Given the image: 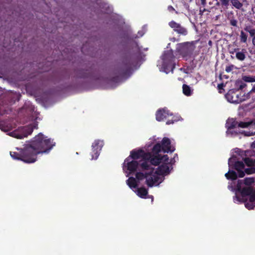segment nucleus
Returning a JSON list of instances; mask_svg holds the SVG:
<instances>
[{
  "label": "nucleus",
  "instance_id": "37",
  "mask_svg": "<svg viewBox=\"0 0 255 255\" xmlns=\"http://www.w3.org/2000/svg\"><path fill=\"white\" fill-rule=\"evenodd\" d=\"M160 158L161 159V162H164V163H167L168 162L169 158L167 155H164L161 156L160 155Z\"/></svg>",
  "mask_w": 255,
  "mask_h": 255
},
{
  "label": "nucleus",
  "instance_id": "20",
  "mask_svg": "<svg viewBox=\"0 0 255 255\" xmlns=\"http://www.w3.org/2000/svg\"><path fill=\"white\" fill-rule=\"evenodd\" d=\"M155 174V172H153L146 178L145 183L148 187H152L154 184L158 181L159 177L157 174Z\"/></svg>",
  "mask_w": 255,
  "mask_h": 255
},
{
  "label": "nucleus",
  "instance_id": "16",
  "mask_svg": "<svg viewBox=\"0 0 255 255\" xmlns=\"http://www.w3.org/2000/svg\"><path fill=\"white\" fill-rule=\"evenodd\" d=\"M238 122L234 119H229L226 123V127L228 130L227 133H230L233 134L234 133L235 134H238V132L236 131H233L232 129L238 127Z\"/></svg>",
  "mask_w": 255,
  "mask_h": 255
},
{
  "label": "nucleus",
  "instance_id": "49",
  "mask_svg": "<svg viewBox=\"0 0 255 255\" xmlns=\"http://www.w3.org/2000/svg\"><path fill=\"white\" fill-rule=\"evenodd\" d=\"M213 1H215L216 2V5L217 6H219L221 4L220 1L219 2L218 0H213Z\"/></svg>",
  "mask_w": 255,
  "mask_h": 255
},
{
  "label": "nucleus",
  "instance_id": "34",
  "mask_svg": "<svg viewBox=\"0 0 255 255\" xmlns=\"http://www.w3.org/2000/svg\"><path fill=\"white\" fill-rule=\"evenodd\" d=\"M221 5L223 8H228L231 0H220Z\"/></svg>",
  "mask_w": 255,
  "mask_h": 255
},
{
  "label": "nucleus",
  "instance_id": "41",
  "mask_svg": "<svg viewBox=\"0 0 255 255\" xmlns=\"http://www.w3.org/2000/svg\"><path fill=\"white\" fill-rule=\"evenodd\" d=\"M167 9L170 11V12H171V11H175V12L176 13H178V12L177 11L175 10V9H174V8L172 6V5H169L167 7Z\"/></svg>",
  "mask_w": 255,
  "mask_h": 255
},
{
  "label": "nucleus",
  "instance_id": "23",
  "mask_svg": "<svg viewBox=\"0 0 255 255\" xmlns=\"http://www.w3.org/2000/svg\"><path fill=\"white\" fill-rule=\"evenodd\" d=\"M127 185L130 188H135L137 186V182L136 179L133 177H130L127 180Z\"/></svg>",
  "mask_w": 255,
  "mask_h": 255
},
{
  "label": "nucleus",
  "instance_id": "53",
  "mask_svg": "<svg viewBox=\"0 0 255 255\" xmlns=\"http://www.w3.org/2000/svg\"><path fill=\"white\" fill-rule=\"evenodd\" d=\"M208 44H209V45H212V41H211V40H210V41L208 42Z\"/></svg>",
  "mask_w": 255,
  "mask_h": 255
},
{
  "label": "nucleus",
  "instance_id": "31",
  "mask_svg": "<svg viewBox=\"0 0 255 255\" xmlns=\"http://www.w3.org/2000/svg\"><path fill=\"white\" fill-rule=\"evenodd\" d=\"M242 80L246 82H255V77L244 76H243Z\"/></svg>",
  "mask_w": 255,
  "mask_h": 255
},
{
  "label": "nucleus",
  "instance_id": "15",
  "mask_svg": "<svg viewBox=\"0 0 255 255\" xmlns=\"http://www.w3.org/2000/svg\"><path fill=\"white\" fill-rule=\"evenodd\" d=\"M75 74V77L78 78H92L93 77V72L92 69L78 70L76 71Z\"/></svg>",
  "mask_w": 255,
  "mask_h": 255
},
{
  "label": "nucleus",
  "instance_id": "36",
  "mask_svg": "<svg viewBox=\"0 0 255 255\" xmlns=\"http://www.w3.org/2000/svg\"><path fill=\"white\" fill-rule=\"evenodd\" d=\"M241 41L243 42H246L247 40V35L243 31L241 32Z\"/></svg>",
  "mask_w": 255,
  "mask_h": 255
},
{
  "label": "nucleus",
  "instance_id": "13",
  "mask_svg": "<svg viewBox=\"0 0 255 255\" xmlns=\"http://www.w3.org/2000/svg\"><path fill=\"white\" fill-rule=\"evenodd\" d=\"M147 155V153H146L142 149H139L137 151L134 150L130 152V155L127 157V160L132 159L135 160L140 158H146Z\"/></svg>",
  "mask_w": 255,
  "mask_h": 255
},
{
  "label": "nucleus",
  "instance_id": "52",
  "mask_svg": "<svg viewBox=\"0 0 255 255\" xmlns=\"http://www.w3.org/2000/svg\"><path fill=\"white\" fill-rule=\"evenodd\" d=\"M253 166H255V159L253 160Z\"/></svg>",
  "mask_w": 255,
  "mask_h": 255
},
{
  "label": "nucleus",
  "instance_id": "28",
  "mask_svg": "<svg viewBox=\"0 0 255 255\" xmlns=\"http://www.w3.org/2000/svg\"><path fill=\"white\" fill-rule=\"evenodd\" d=\"M162 150V145L159 143L155 144L152 149V151L154 154H159V152Z\"/></svg>",
  "mask_w": 255,
  "mask_h": 255
},
{
  "label": "nucleus",
  "instance_id": "14",
  "mask_svg": "<svg viewBox=\"0 0 255 255\" xmlns=\"http://www.w3.org/2000/svg\"><path fill=\"white\" fill-rule=\"evenodd\" d=\"M226 98L229 102L232 103H240L245 100L239 97V95L233 90H230L226 95Z\"/></svg>",
  "mask_w": 255,
  "mask_h": 255
},
{
  "label": "nucleus",
  "instance_id": "6",
  "mask_svg": "<svg viewBox=\"0 0 255 255\" xmlns=\"http://www.w3.org/2000/svg\"><path fill=\"white\" fill-rule=\"evenodd\" d=\"M139 165L142 172H137L135 174L136 179L139 181L146 179L148 175L154 172V168L151 167L146 160L142 162Z\"/></svg>",
  "mask_w": 255,
  "mask_h": 255
},
{
  "label": "nucleus",
  "instance_id": "44",
  "mask_svg": "<svg viewBox=\"0 0 255 255\" xmlns=\"http://www.w3.org/2000/svg\"><path fill=\"white\" fill-rule=\"evenodd\" d=\"M245 206H246V208H247L249 209H253V205L252 204H250L249 203H247L246 204H245Z\"/></svg>",
  "mask_w": 255,
  "mask_h": 255
},
{
  "label": "nucleus",
  "instance_id": "32",
  "mask_svg": "<svg viewBox=\"0 0 255 255\" xmlns=\"http://www.w3.org/2000/svg\"><path fill=\"white\" fill-rule=\"evenodd\" d=\"M245 174L247 173V174H252L255 173V167L254 166H250V167L246 168L245 169Z\"/></svg>",
  "mask_w": 255,
  "mask_h": 255
},
{
  "label": "nucleus",
  "instance_id": "17",
  "mask_svg": "<svg viewBox=\"0 0 255 255\" xmlns=\"http://www.w3.org/2000/svg\"><path fill=\"white\" fill-rule=\"evenodd\" d=\"M161 145H162V151L164 153L172 152L175 150V148L171 147L170 140L168 137L163 138Z\"/></svg>",
  "mask_w": 255,
  "mask_h": 255
},
{
  "label": "nucleus",
  "instance_id": "29",
  "mask_svg": "<svg viewBox=\"0 0 255 255\" xmlns=\"http://www.w3.org/2000/svg\"><path fill=\"white\" fill-rule=\"evenodd\" d=\"M232 5L237 9H241L243 6V3L239 0H231Z\"/></svg>",
  "mask_w": 255,
  "mask_h": 255
},
{
  "label": "nucleus",
  "instance_id": "40",
  "mask_svg": "<svg viewBox=\"0 0 255 255\" xmlns=\"http://www.w3.org/2000/svg\"><path fill=\"white\" fill-rule=\"evenodd\" d=\"M234 66L233 65H230L229 66H226V69H225V71L227 73H229L231 71L233 70V69L234 68Z\"/></svg>",
  "mask_w": 255,
  "mask_h": 255
},
{
  "label": "nucleus",
  "instance_id": "2",
  "mask_svg": "<svg viewBox=\"0 0 255 255\" xmlns=\"http://www.w3.org/2000/svg\"><path fill=\"white\" fill-rule=\"evenodd\" d=\"M135 61L131 56H127L122 58L115 66L114 74L115 76L111 79L112 82H118L121 78L129 76Z\"/></svg>",
  "mask_w": 255,
  "mask_h": 255
},
{
  "label": "nucleus",
  "instance_id": "47",
  "mask_svg": "<svg viewBox=\"0 0 255 255\" xmlns=\"http://www.w3.org/2000/svg\"><path fill=\"white\" fill-rule=\"evenodd\" d=\"M250 28H251V26H247L245 28V30L247 31V32H249V31L250 30Z\"/></svg>",
  "mask_w": 255,
  "mask_h": 255
},
{
  "label": "nucleus",
  "instance_id": "39",
  "mask_svg": "<svg viewBox=\"0 0 255 255\" xmlns=\"http://www.w3.org/2000/svg\"><path fill=\"white\" fill-rule=\"evenodd\" d=\"M237 23H238V21L235 19L233 18V19H230V24L232 26H237Z\"/></svg>",
  "mask_w": 255,
  "mask_h": 255
},
{
  "label": "nucleus",
  "instance_id": "48",
  "mask_svg": "<svg viewBox=\"0 0 255 255\" xmlns=\"http://www.w3.org/2000/svg\"><path fill=\"white\" fill-rule=\"evenodd\" d=\"M201 1L202 5H203V6H205L206 5V0H201Z\"/></svg>",
  "mask_w": 255,
  "mask_h": 255
},
{
  "label": "nucleus",
  "instance_id": "12",
  "mask_svg": "<svg viewBox=\"0 0 255 255\" xmlns=\"http://www.w3.org/2000/svg\"><path fill=\"white\" fill-rule=\"evenodd\" d=\"M170 116H172V113L170 112L166 108L159 109L156 113V120L158 122L168 120Z\"/></svg>",
  "mask_w": 255,
  "mask_h": 255
},
{
  "label": "nucleus",
  "instance_id": "21",
  "mask_svg": "<svg viewBox=\"0 0 255 255\" xmlns=\"http://www.w3.org/2000/svg\"><path fill=\"white\" fill-rule=\"evenodd\" d=\"M239 50V48H235L234 49V52H236V57L239 60L244 61L246 58L245 53L246 51L245 49H243L241 51H237Z\"/></svg>",
  "mask_w": 255,
  "mask_h": 255
},
{
  "label": "nucleus",
  "instance_id": "50",
  "mask_svg": "<svg viewBox=\"0 0 255 255\" xmlns=\"http://www.w3.org/2000/svg\"><path fill=\"white\" fill-rule=\"evenodd\" d=\"M252 42H253V45L255 47V36L253 37V39H252Z\"/></svg>",
  "mask_w": 255,
  "mask_h": 255
},
{
  "label": "nucleus",
  "instance_id": "19",
  "mask_svg": "<svg viewBox=\"0 0 255 255\" xmlns=\"http://www.w3.org/2000/svg\"><path fill=\"white\" fill-rule=\"evenodd\" d=\"M169 167L167 165V163H163L159 165L155 171V173L157 175H167L169 174Z\"/></svg>",
  "mask_w": 255,
  "mask_h": 255
},
{
  "label": "nucleus",
  "instance_id": "3",
  "mask_svg": "<svg viewBox=\"0 0 255 255\" xmlns=\"http://www.w3.org/2000/svg\"><path fill=\"white\" fill-rule=\"evenodd\" d=\"M162 64L161 68L163 71L168 74L170 71L172 73L175 67L176 58L172 50L165 51L162 56Z\"/></svg>",
  "mask_w": 255,
  "mask_h": 255
},
{
  "label": "nucleus",
  "instance_id": "8",
  "mask_svg": "<svg viewBox=\"0 0 255 255\" xmlns=\"http://www.w3.org/2000/svg\"><path fill=\"white\" fill-rule=\"evenodd\" d=\"M33 129L31 126H25L19 128L18 130H14L10 132V135L18 139H22L30 135Z\"/></svg>",
  "mask_w": 255,
  "mask_h": 255
},
{
  "label": "nucleus",
  "instance_id": "46",
  "mask_svg": "<svg viewBox=\"0 0 255 255\" xmlns=\"http://www.w3.org/2000/svg\"><path fill=\"white\" fill-rule=\"evenodd\" d=\"M255 93V85H254V86L253 87L252 90L249 92L248 94H251L252 93Z\"/></svg>",
  "mask_w": 255,
  "mask_h": 255
},
{
  "label": "nucleus",
  "instance_id": "43",
  "mask_svg": "<svg viewBox=\"0 0 255 255\" xmlns=\"http://www.w3.org/2000/svg\"><path fill=\"white\" fill-rule=\"evenodd\" d=\"M178 158V156H177V154H175L174 155V156L171 159V160L170 161V163L172 164L174 162H175V158Z\"/></svg>",
  "mask_w": 255,
  "mask_h": 255
},
{
  "label": "nucleus",
  "instance_id": "26",
  "mask_svg": "<svg viewBox=\"0 0 255 255\" xmlns=\"http://www.w3.org/2000/svg\"><path fill=\"white\" fill-rule=\"evenodd\" d=\"M238 128H249L250 129L253 128L252 126V123L250 122H238Z\"/></svg>",
  "mask_w": 255,
  "mask_h": 255
},
{
  "label": "nucleus",
  "instance_id": "1",
  "mask_svg": "<svg viewBox=\"0 0 255 255\" xmlns=\"http://www.w3.org/2000/svg\"><path fill=\"white\" fill-rule=\"evenodd\" d=\"M55 145L53 140L39 133L29 144H26L23 148L16 147L17 151H10V155L13 159L32 163L36 161L38 154L49 152Z\"/></svg>",
  "mask_w": 255,
  "mask_h": 255
},
{
  "label": "nucleus",
  "instance_id": "30",
  "mask_svg": "<svg viewBox=\"0 0 255 255\" xmlns=\"http://www.w3.org/2000/svg\"><path fill=\"white\" fill-rule=\"evenodd\" d=\"M236 86L238 88V90H242L247 86V84L244 82V81L240 80L236 82Z\"/></svg>",
  "mask_w": 255,
  "mask_h": 255
},
{
  "label": "nucleus",
  "instance_id": "7",
  "mask_svg": "<svg viewBox=\"0 0 255 255\" xmlns=\"http://www.w3.org/2000/svg\"><path fill=\"white\" fill-rule=\"evenodd\" d=\"M236 158L235 156H233L229 159V166L236 170L238 172L239 176L242 178L245 176V172L243 171L245 167V165L243 161H237Z\"/></svg>",
  "mask_w": 255,
  "mask_h": 255
},
{
  "label": "nucleus",
  "instance_id": "51",
  "mask_svg": "<svg viewBox=\"0 0 255 255\" xmlns=\"http://www.w3.org/2000/svg\"><path fill=\"white\" fill-rule=\"evenodd\" d=\"M180 70L181 71H183V72H184L185 73H187V72L185 71V69L183 68H181L180 69Z\"/></svg>",
  "mask_w": 255,
  "mask_h": 255
},
{
  "label": "nucleus",
  "instance_id": "38",
  "mask_svg": "<svg viewBox=\"0 0 255 255\" xmlns=\"http://www.w3.org/2000/svg\"><path fill=\"white\" fill-rule=\"evenodd\" d=\"M251 122L252 123V128H255V121H251ZM254 134H255V131H249V133L246 134V135H248V136H251V135H254Z\"/></svg>",
  "mask_w": 255,
  "mask_h": 255
},
{
  "label": "nucleus",
  "instance_id": "24",
  "mask_svg": "<svg viewBox=\"0 0 255 255\" xmlns=\"http://www.w3.org/2000/svg\"><path fill=\"white\" fill-rule=\"evenodd\" d=\"M225 176L228 179H231L232 180H236L238 175L237 173L234 171L229 170V171L225 174Z\"/></svg>",
  "mask_w": 255,
  "mask_h": 255
},
{
  "label": "nucleus",
  "instance_id": "25",
  "mask_svg": "<svg viewBox=\"0 0 255 255\" xmlns=\"http://www.w3.org/2000/svg\"><path fill=\"white\" fill-rule=\"evenodd\" d=\"M183 93L186 96H190L192 95L193 91L189 86L183 84L182 86Z\"/></svg>",
  "mask_w": 255,
  "mask_h": 255
},
{
  "label": "nucleus",
  "instance_id": "54",
  "mask_svg": "<svg viewBox=\"0 0 255 255\" xmlns=\"http://www.w3.org/2000/svg\"><path fill=\"white\" fill-rule=\"evenodd\" d=\"M230 53L234 54V52H230Z\"/></svg>",
  "mask_w": 255,
  "mask_h": 255
},
{
  "label": "nucleus",
  "instance_id": "35",
  "mask_svg": "<svg viewBox=\"0 0 255 255\" xmlns=\"http://www.w3.org/2000/svg\"><path fill=\"white\" fill-rule=\"evenodd\" d=\"M255 181L254 178H246L244 179V184L246 185H251Z\"/></svg>",
  "mask_w": 255,
  "mask_h": 255
},
{
  "label": "nucleus",
  "instance_id": "18",
  "mask_svg": "<svg viewBox=\"0 0 255 255\" xmlns=\"http://www.w3.org/2000/svg\"><path fill=\"white\" fill-rule=\"evenodd\" d=\"M150 161H147L151 167L152 165L157 166L161 163V159L160 158V154L151 155L150 153H147L146 158Z\"/></svg>",
  "mask_w": 255,
  "mask_h": 255
},
{
  "label": "nucleus",
  "instance_id": "22",
  "mask_svg": "<svg viewBox=\"0 0 255 255\" xmlns=\"http://www.w3.org/2000/svg\"><path fill=\"white\" fill-rule=\"evenodd\" d=\"M136 194L138 196L141 198H146V196L148 194L147 189H146L145 187H142L137 188L136 190Z\"/></svg>",
  "mask_w": 255,
  "mask_h": 255
},
{
  "label": "nucleus",
  "instance_id": "45",
  "mask_svg": "<svg viewBox=\"0 0 255 255\" xmlns=\"http://www.w3.org/2000/svg\"><path fill=\"white\" fill-rule=\"evenodd\" d=\"M224 86V84L222 83V84H218V88L219 90H221V89H223Z\"/></svg>",
  "mask_w": 255,
  "mask_h": 255
},
{
  "label": "nucleus",
  "instance_id": "27",
  "mask_svg": "<svg viewBox=\"0 0 255 255\" xmlns=\"http://www.w3.org/2000/svg\"><path fill=\"white\" fill-rule=\"evenodd\" d=\"M170 117H171V119L167 120L166 123V125H169L170 124H173L174 123V122L179 121L180 118H181V117L179 116L174 115L173 114L172 116H170Z\"/></svg>",
  "mask_w": 255,
  "mask_h": 255
},
{
  "label": "nucleus",
  "instance_id": "11",
  "mask_svg": "<svg viewBox=\"0 0 255 255\" xmlns=\"http://www.w3.org/2000/svg\"><path fill=\"white\" fill-rule=\"evenodd\" d=\"M168 25L175 32L179 35L185 36L188 34V30L186 28L174 20L170 21L168 23Z\"/></svg>",
  "mask_w": 255,
  "mask_h": 255
},
{
  "label": "nucleus",
  "instance_id": "10",
  "mask_svg": "<svg viewBox=\"0 0 255 255\" xmlns=\"http://www.w3.org/2000/svg\"><path fill=\"white\" fill-rule=\"evenodd\" d=\"M139 165L137 161L132 159L128 160L127 158L123 163V170L127 169L129 171V174H131L136 171Z\"/></svg>",
  "mask_w": 255,
  "mask_h": 255
},
{
  "label": "nucleus",
  "instance_id": "5",
  "mask_svg": "<svg viewBox=\"0 0 255 255\" xmlns=\"http://www.w3.org/2000/svg\"><path fill=\"white\" fill-rule=\"evenodd\" d=\"M237 190L238 192L241 193L242 197V199H241L240 197L236 196L235 198L237 199V201L239 202H241L242 201L245 202L247 201V199L245 200L244 198L247 196H249V200L251 202L253 203L255 201V190H254L252 187H248L242 188L241 185L238 183L237 186Z\"/></svg>",
  "mask_w": 255,
  "mask_h": 255
},
{
  "label": "nucleus",
  "instance_id": "9",
  "mask_svg": "<svg viewBox=\"0 0 255 255\" xmlns=\"http://www.w3.org/2000/svg\"><path fill=\"white\" fill-rule=\"evenodd\" d=\"M104 145V141L99 139L95 140L92 145L91 159H97L100 151Z\"/></svg>",
  "mask_w": 255,
  "mask_h": 255
},
{
  "label": "nucleus",
  "instance_id": "42",
  "mask_svg": "<svg viewBox=\"0 0 255 255\" xmlns=\"http://www.w3.org/2000/svg\"><path fill=\"white\" fill-rule=\"evenodd\" d=\"M249 32L251 36H255L254 35H255V29H250Z\"/></svg>",
  "mask_w": 255,
  "mask_h": 255
},
{
  "label": "nucleus",
  "instance_id": "4",
  "mask_svg": "<svg viewBox=\"0 0 255 255\" xmlns=\"http://www.w3.org/2000/svg\"><path fill=\"white\" fill-rule=\"evenodd\" d=\"M197 41L185 42L177 44L176 51L183 58H190L191 57L196 48V44Z\"/></svg>",
  "mask_w": 255,
  "mask_h": 255
},
{
  "label": "nucleus",
  "instance_id": "33",
  "mask_svg": "<svg viewBox=\"0 0 255 255\" xmlns=\"http://www.w3.org/2000/svg\"><path fill=\"white\" fill-rule=\"evenodd\" d=\"M244 161L246 164L248 166H253V159L249 157H245Z\"/></svg>",
  "mask_w": 255,
  "mask_h": 255
}]
</instances>
